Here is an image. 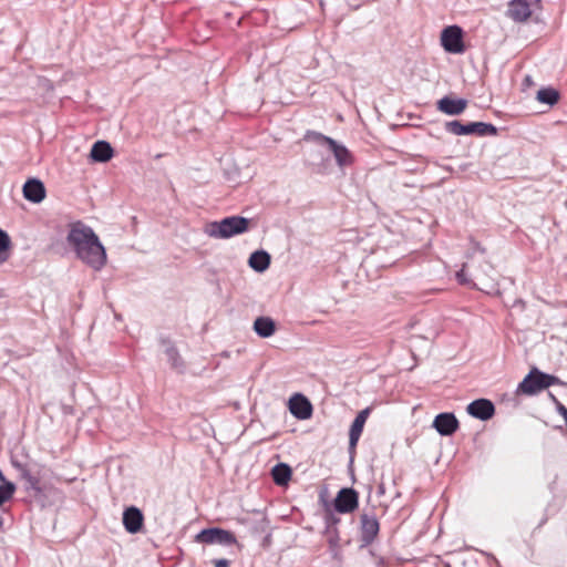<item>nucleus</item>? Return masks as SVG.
<instances>
[{
    "label": "nucleus",
    "mask_w": 567,
    "mask_h": 567,
    "mask_svg": "<svg viewBox=\"0 0 567 567\" xmlns=\"http://www.w3.org/2000/svg\"><path fill=\"white\" fill-rule=\"evenodd\" d=\"M290 413L299 420H307L312 414V405L302 394H295L289 401Z\"/></svg>",
    "instance_id": "nucleus-11"
},
{
    "label": "nucleus",
    "mask_w": 567,
    "mask_h": 567,
    "mask_svg": "<svg viewBox=\"0 0 567 567\" xmlns=\"http://www.w3.org/2000/svg\"><path fill=\"white\" fill-rule=\"evenodd\" d=\"M473 276H474V278H475L476 280H478L480 282H482V284H483V279H482L481 275H478V274H474Z\"/></svg>",
    "instance_id": "nucleus-30"
},
{
    "label": "nucleus",
    "mask_w": 567,
    "mask_h": 567,
    "mask_svg": "<svg viewBox=\"0 0 567 567\" xmlns=\"http://www.w3.org/2000/svg\"><path fill=\"white\" fill-rule=\"evenodd\" d=\"M308 137H311L320 146L327 147L340 168L350 166L353 163L351 152L342 143L318 132L308 133Z\"/></svg>",
    "instance_id": "nucleus-3"
},
{
    "label": "nucleus",
    "mask_w": 567,
    "mask_h": 567,
    "mask_svg": "<svg viewBox=\"0 0 567 567\" xmlns=\"http://www.w3.org/2000/svg\"><path fill=\"white\" fill-rule=\"evenodd\" d=\"M144 516L135 506L126 508L123 513V525L130 534H136L142 529Z\"/></svg>",
    "instance_id": "nucleus-13"
},
{
    "label": "nucleus",
    "mask_w": 567,
    "mask_h": 567,
    "mask_svg": "<svg viewBox=\"0 0 567 567\" xmlns=\"http://www.w3.org/2000/svg\"><path fill=\"white\" fill-rule=\"evenodd\" d=\"M477 250L481 251V254H484V249L477 246Z\"/></svg>",
    "instance_id": "nucleus-34"
},
{
    "label": "nucleus",
    "mask_w": 567,
    "mask_h": 567,
    "mask_svg": "<svg viewBox=\"0 0 567 567\" xmlns=\"http://www.w3.org/2000/svg\"><path fill=\"white\" fill-rule=\"evenodd\" d=\"M271 476L277 485H287L291 478V468L285 463H279L272 467Z\"/></svg>",
    "instance_id": "nucleus-21"
},
{
    "label": "nucleus",
    "mask_w": 567,
    "mask_h": 567,
    "mask_svg": "<svg viewBox=\"0 0 567 567\" xmlns=\"http://www.w3.org/2000/svg\"><path fill=\"white\" fill-rule=\"evenodd\" d=\"M10 250L11 239L4 230L0 229V265L8 261L10 258Z\"/></svg>",
    "instance_id": "nucleus-25"
},
{
    "label": "nucleus",
    "mask_w": 567,
    "mask_h": 567,
    "mask_svg": "<svg viewBox=\"0 0 567 567\" xmlns=\"http://www.w3.org/2000/svg\"><path fill=\"white\" fill-rule=\"evenodd\" d=\"M21 478L24 482L27 491H33L37 494L41 493L40 481L37 476L32 475L27 468L21 470Z\"/></svg>",
    "instance_id": "nucleus-24"
},
{
    "label": "nucleus",
    "mask_w": 567,
    "mask_h": 567,
    "mask_svg": "<svg viewBox=\"0 0 567 567\" xmlns=\"http://www.w3.org/2000/svg\"><path fill=\"white\" fill-rule=\"evenodd\" d=\"M161 343L164 347V352L167 355V359L174 369H181L183 368V360L175 348V346L167 339L162 338Z\"/></svg>",
    "instance_id": "nucleus-22"
},
{
    "label": "nucleus",
    "mask_w": 567,
    "mask_h": 567,
    "mask_svg": "<svg viewBox=\"0 0 567 567\" xmlns=\"http://www.w3.org/2000/svg\"><path fill=\"white\" fill-rule=\"evenodd\" d=\"M467 106V101L464 99H451L444 96L437 101V110L446 115H460Z\"/></svg>",
    "instance_id": "nucleus-17"
},
{
    "label": "nucleus",
    "mask_w": 567,
    "mask_h": 567,
    "mask_svg": "<svg viewBox=\"0 0 567 567\" xmlns=\"http://www.w3.org/2000/svg\"><path fill=\"white\" fill-rule=\"evenodd\" d=\"M214 566L215 567H229V561L227 559H216L214 560Z\"/></svg>",
    "instance_id": "nucleus-29"
},
{
    "label": "nucleus",
    "mask_w": 567,
    "mask_h": 567,
    "mask_svg": "<svg viewBox=\"0 0 567 567\" xmlns=\"http://www.w3.org/2000/svg\"><path fill=\"white\" fill-rule=\"evenodd\" d=\"M3 527V517L0 515V530L2 529Z\"/></svg>",
    "instance_id": "nucleus-31"
},
{
    "label": "nucleus",
    "mask_w": 567,
    "mask_h": 567,
    "mask_svg": "<svg viewBox=\"0 0 567 567\" xmlns=\"http://www.w3.org/2000/svg\"><path fill=\"white\" fill-rule=\"evenodd\" d=\"M90 157L97 163L109 162L113 157V148L109 142L97 141L92 145Z\"/></svg>",
    "instance_id": "nucleus-18"
},
{
    "label": "nucleus",
    "mask_w": 567,
    "mask_h": 567,
    "mask_svg": "<svg viewBox=\"0 0 567 567\" xmlns=\"http://www.w3.org/2000/svg\"><path fill=\"white\" fill-rule=\"evenodd\" d=\"M14 491L16 485L11 482H4L0 485V507L13 496Z\"/></svg>",
    "instance_id": "nucleus-26"
},
{
    "label": "nucleus",
    "mask_w": 567,
    "mask_h": 567,
    "mask_svg": "<svg viewBox=\"0 0 567 567\" xmlns=\"http://www.w3.org/2000/svg\"><path fill=\"white\" fill-rule=\"evenodd\" d=\"M327 534L329 535L328 543L330 548L334 550L338 547L339 536L336 528H328Z\"/></svg>",
    "instance_id": "nucleus-27"
},
{
    "label": "nucleus",
    "mask_w": 567,
    "mask_h": 567,
    "mask_svg": "<svg viewBox=\"0 0 567 567\" xmlns=\"http://www.w3.org/2000/svg\"><path fill=\"white\" fill-rule=\"evenodd\" d=\"M359 495L353 488H341L334 498V508L338 513L348 514L357 509Z\"/></svg>",
    "instance_id": "nucleus-8"
},
{
    "label": "nucleus",
    "mask_w": 567,
    "mask_h": 567,
    "mask_svg": "<svg viewBox=\"0 0 567 567\" xmlns=\"http://www.w3.org/2000/svg\"><path fill=\"white\" fill-rule=\"evenodd\" d=\"M254 331L260 338H269L276 331V323L270 317H258L254 321Z\"/></svg>",
    "instance_id": "nucleus-19"
},
{
    "label": "nucleus",
    "mask_w": 567,
    "mask_h": 567,
    "mask_svg": "<svg viewBox=\"0 0 567 567\" xmlns=\"http://www.w3.org/2000/svg\"><path fill=\"white\" fill-rule=\"evenodd\" d=\"M441 43L449 53H463L465 50L463 30L458 25L446 27L441 33Z\"/></svg>",
    "instance_id": "nucleus-6"
},
{
    "label": "nucleus",
    "mask_w": 567,
    "mask_h": 567,
    "mask_svg": "<svg viewBox=\"0 0 567 567\" xmlns=\"http://www.w3.org/2000/svg\"><path fill=\"white\" fill-rule=\"evenodd\" d=\"M537 100L540 103H545V104H548L551 106L558 102L559 93L557 90L551 89V87L540 89L537 92Z\"/></svg>",
    "instance_id": "nucleus-23"
},
{
    "label": "nucleus",
    "mask_w": 567,
    "mask_h": 567,
    "mask_svg": "<svg viewBox=\"0 0 567 567\" xmlns=\"http://www.w3.org/2000/svg\"><path fill=\"white\" fill-rule=\"evenodd\" d=\"M466 411L473 417H476L482 421H486V420H489L494 415L495 408H494V404L489 400L477 399L467 405Z\"/></svg>",
    "instance_id": "nucleus-9"
},
{
    "label": "nucleus",
    "mask_w": 567,
    "mask_h": 567,
    "mask_svg": "<svg viewBox=\"0 0 567 567\" xmlns=\"http://www.w3.org/2000/svg\"><path fill=\"white\" fill-rule=\"evenodd\" d=\"M68 244L76 257L94 270H101L106 264V251L94 230L81 221L71 225Z\"/></svg>",
    "instance_id": "nucleus-1"
},
{
    "label": "nucleus",
    "mask_w": 567,
    "mask_h": 567,
    "mask_svg": "<svg viewBox=\"0 0 567 567\" xmlns=\"http://www.w3.org/2000/svg\"><path fill=\"white\" fill-rule=\"evenodd\" d=\"M0 478H1V481H2L3 483H4V482H7V481L4 480V476L2 475V473H1V472H0Z\"/></svg>",
    "instance_id": "nucleus-33"
},
{
    "label": "nucleus",
    "mask_w": 567,
    "mask_h": 567,
    "mask_svg": "<svg viewBox=\"0 0 567 567\" xmlns=\"http://www.w3.org/2000/svg\"><path fill=\"white\" fill-rule=\"evenodd\" d=\"M445 130L454 135H478L487 136L495 135L497 133L496 127L493 124L484 122H472L468 124H462L458 121L446 122Z\"/></svg>",
    "instance_id": "nucleus-5"
},
{
    "label": "nucleus",
    "mask_w": 567,
    "mask_h": 567,
    "mask_svg": "<svg viewBox=\"0 0 567 567\" xmlns=\"http://www.w3.org/2000/svg\"><path fill=\"white\" fill-rule=\"evenodd\" d=\"M444 567H451L450 565H445Z\"/></svg>",
    "instance_id": "nucleus-35"
},
{
    "label": "nucleus",
    "mask_w": 567,
    "mask_h": 567,
    "mask_svg": "<svg viewBox=\"0 0 567 567\" xmlns=\"http://www.w3.org/2000/svg\"><path fill=\"white\" fill-rule=\"evenodd\" d=\"M558 382L559 380L555 375L544 373L534 368L518 384L517 391L527 395H534Z\"/></svg>",
    "instance_id": "nucleus-4"
},
{
    "label": "nucleus",
    "mask_w": 567,
    "mask_h": 567,
    "mask_svg": "<svg viewBox=\"0 0 567 567\" xmlns=\"http://www.w3.org/2000/svg\"><path fill=\"white\" fill-rule=\"evenodd\" d=\"M466 268H467V264H464L462 269L456 272V278H457L458 282L462 285H467L471 282V280L467 278Z\"/></svg>",
    "instance_id": "nucleus-28"
},
{
    "label": "nucleus",
    "mask_w": 567,
    "mask_h": 567,
    "mask_svg": "<svg viewBox=\"0 0 567 567\" xmlns=\"http://www.w3.org/2000/svg\"><path fill=\"white\" fill-rule=\"evenodd\" d=\"M380 526L374 515L361 516V537L364 544H371L379 533Z\"/></svg>",
    "instance_id": "nucleus-15"
},
{
    "label": "nucleus",
    "mask_w": 567,
    "mask_h": 567,
    "mask_svg": "<svg viewBox=\"0 0 567 567\" xmlns=\"http://www.w3.org/2000/svg\"><path fill=\"white\" fill-rule=\"evenodd\" d=\"M0 478H1V481H2L3 483H4V482H7V481L4 480V476L2 475V473H1V472H0Z\"/></svg>",
    "instance_id": "nucleus-32"
},
{
    "label": "nucleus",
    "mask_w": 567,
    "mask_h": 567,
    "mask_svg": "<svg viewBox=\"0 0 567 567\" xmlns=\"http://www.w3.org/2000/svg\"><path fill=\"white\" fill-rule=\"evenodd\" d=\"M249 229V219L241 216H229L218 221L206 224L204 233L212 238L227 239L246 233Z\"/></svg>",
    "instance_id": "nucleus-2"
},
{
    "label": "nucleus",
    "mask_w": 567,
    "mask_h": 567,
    "mask_svg": "<svg viewBox=\"0 0 567 567\" xmlns=\"http://www.w3.org/2000/svg\"><path fill=\"white\" fill-rule=\"evenodd\" d=\"M433 427L441 435L449 436L458 429V421L453 413H440L433 421Z\"/></svg>",
    "instance_id": "nucleus-10"
},
{
    "label": "nucleus",
    "mask_w": 567,
    "mask_h": 567,
    "mask_svg": "<svg viewBox=\"0 0 567 567\" xmlns=\"http://www.w3.org/2000/svg\"><path fill=\"white\" fill-rule=\"evenodd\" d=\"M196 540L204 544H237V539L231 532L217 527L203 529L199 534H197Z\"/></svg>",
    "instance_id": "nucleus-7"
},
{
    "label": "nucleus",
    "mask_w": 567,
    "mask_h": 567,
    "mask_svg": "<svg viewBox=\"0 0 567 567\" xmlns=\"http://www.w3.org/2000/svg\"><path fill=\"white\" fill-rule=\"evenodd\" d=\"M248 265L257 272H264L269 268L270 255L265 250L254 251L248 260Z\"/></svg>",
    "instance_id": "nucleus-20"
},
{
    "label": "nucleus",
    "mask_w": 567,
    "mask_h": 567,
    "mask_svg": "<svg viewBox=\"0 0 567 567\" xmlns=\"http://www.w3.org/2000/svg\"><path fill=\"white\" fill-rule=\"evenodd\" d=\"M370 412H371V409L365 408L362 411H360L357 414L355 419L353 420L350 431H349L350 449H354L357 446Z\"/></svg>",
    "instance_id": "nucleus-14"
},
{
    "label": "nucleus",
    "mask_w": 567,
    "mask_h": 567,
    "mask_svg": "<svg viewBox=\"0 0 567 567\" xmlns=\"http://www.w3.org/2000/svg\"><path fill=\"white\" fill-rule=\"evenodd\" d=\"M23 196L31 203L39 204L45 198L44 184L38 178H30L23 185Z\"/></svg>",
    "instance_id": "nucleus-12"
},
{
    "label": "nucleus",
    "mask_w": 567,
    "mask_h": 567,
    "mask_svg": "<svg viewBox=\"0 0 567 567\" xmlns=\"http://www.w3.org/2000/svg\"><path fill=\"white\" fill-rule=\"evenodd\" d=\"M507 16L515 22H525L532 16L530 4L526 0H512Z\"/></svg>",
    "instance_id": "nucleus-16"
}]
</instances>
